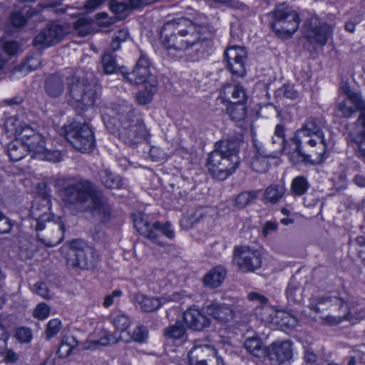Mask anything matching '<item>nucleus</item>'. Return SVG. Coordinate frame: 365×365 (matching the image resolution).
Masks as SVG:
<instances>
[{
	"instance_id": "12",
	"label": "nucleus",
	"mask_w": 365,
	"mask_h": 365,
	"mask_svg": "<svg viewBox=\"0 0 365 365\" xmlns=\"http://www.w3.org/2000/svg\"><path fill=\"white\" fill-rule=\"evenodd\" d=\"M304 38L311 44L324 46L333 33L332 26L312 16L305 23Z\"/></svg>"
},
{
	"instance_id": "59",
	"label": "nucleus",
	"mask_w": 365,
	"mask_h": 365,
	"mask_svg": "<svg viewBox=\"0 0 365 365\" xmlns=\"http://www.w3.org/2000/svg\"><path fill=\"white\" fill-rule=\"evenodd\" d=\"M34 292L43 299H50L46 285L42 282H36L34 286Z\"/></svg>"
},
{
	"instance_id": "31",
	"label": "nucleus",
	"mask_w": 365,
	"mask_h": 365,
	"mask_svg": "<svg viewBox=\"0 0 365 365\" xmlns=\"http://www.w3.org/2000/svg\"><path fill=\"white\" fill-rule=\"evenodd\" d=\"M8 145V155L11 160L19 161L23 159L29 151L18 136Z\"/></svg>"
},
{
	"instance_id": "41",
	"label": "nucleus",
	"mask_w": 365,
	"mask_h": 365,
	"mask_svg": "<svg viewBox=\"0 0 365 365\" xmlns=\"http://www.w3.org/2000/svg\"><path fill=\"white\" fill-rule=\"evenodd\" d=\"M187 359L190 365H207L203 346H196L190 350Z\"/></svg>"
},
{
	"instance_id": "61",
	"label": "nucleus",
	"mask_w": 365,
	"mask_h": 365,
	"mask_svg": "<svg viewBox=\"0 0 365 365\" xmlns=\"http://www.w3.org/2000/svg\"><path fill=\"white\" fill-rule=\"evenodd\" d=\"M278 225L276 222L267 221L263 226L262 233L264 237H267L271 233L276 232Z\"/></svg>"
},
{
	"instance_id": "47",
	"label": "nucleus",
	"mask_w": 365,
	"mask_h": 365,
	"mask_svg": "<svg viewBox=\"0 0 365 365\" xmlns=\"http://www.w3.org/2000/svg\"><path fill=\"white\" fill-rule=\"evenodd\" d=\"M96 24L102 28H107L109 26L119 21L116 16H109L106 12L98 13L95 16Z\"/></svg>"
},
{
	"instance_id": "60",
	"label": "nucleus",
	"mask_w": 365,
	"mask_h": 365,
	"mask_svg": "<svg viewBox=\"0 0 365 365\" xmlns=\"http://www.w3.org/2000/svg\"><path fill=\"white\" fill-rule=\"evenodd\" d=\"M11 21L14 26L22 27L26 23V19L21 13L14 12L11 16Z\"/></svg>"
},
{
	"instance_id": "34",
	"label": "nucleus",
	"mask_w": 365,
	"mask_h": 365,
	"mask_svg": "<svg viewBox=\"0 0 365 365\" xmlns=\"http://www.w3.org/2000/svg\"><path fill=\"white\" fill-rule=\"evenodd\" d=\"M258 195V190L243 191L235 197L232 206L239 210L243 209L255 201Z\"/></svg>"
},
{
	"instance_id": "43",
	"label": "nucleus",
	"mask_w": 365,
	"mask_h": 365,
	"mask_svg": "<svg viewBox=\"0 0 365 365\" xmlns=\"http://www.w3.org/2000/svg\"><path fill=\"white\" fill-rule=\"evenodd\" d=\"M203 350L207 358V365H225L223 359L218 355L217 350L210 346H203Z\"/></svg>"
},
{
	"instance_id": "6",
	"label": "nucleus",
	"mask_w": 365,
	"mask_h": 365,
	"mask_svg": "<svg viewBox=\"0 0 365 365\" xmlns=\"http://www.w3.org/2000/svg\"><path fill=\"white\" fill-rule=\"evenodd\" d=\"M271 14L274 21L270 23V26L275 35L282 39L292 38L299 28V14L286 3L276 6Z\"/></svg>"
},
{
	"instance_id": "20",
	"label": "nucleus",
	"mask_w": 365,
	"mask_h": 365,
	"mask_svg": "<svg viewBox=\"0 0 365 365\" xmlns=\"http://www.w3.org/2000/svg\"><path fill=\"white\" fill-rule=\"evenodd\" d=\"M133 225L136 230L143 237L150 240L153 243L163 246L160 240V236L155 233L153 223L148 220V216L142 212H137L132 215Z\"/></svg>"
},
{
	"instance_id": "22",
	"label": "nucleus",
	"mask_w": 365,
	"mask_h": 365,
	"mask_svg": "<svg viewBox=\"0 0 365 365\" xmlns=\"http://www.w3.org/2000/svg\"><path fill=\"white\" fill-rule=\"evenodd\" d=\"M183 320L190 329L195 331H202L211 324L210 319L200 310L195 308H190L184 312Z\"/></svg>"
},
{
	"instance_id": "8",
	"label": "nucleus",
	"mask_w": 365,
	"mask_h": 365,
	"mask_svg": "<svg viewBox=\"0 0 365 365\" xmlns=\"http://www.w3.org/2000/svg\"><path fill=\"white\" fill-rule=\"evenodd\" d=\"M117 217V212L101 190L93 188V224L99 230Z\"/></svg>"
},
{
	"instance_id": "42",
	"label": "nucleus",
	"mask_w": 365,
	"mask_h": 365,
	"mask_svg": "<svg viewBox=\"0 0 365 365\" xmlns=\"http://www.w3.org/2000/svg\"><path fill=\"white\" fill-rule=\"evenodd\" d=\"M51 229L54 230V235L51 240L46 245L49 247H54L60 243L63 239L64 226L60 217H57L56 220L52 223Z\"/></svg>"
},
{
	"instance_id": "37",
	"label": "nucleus",
	"mask_w": 365,
	"mask_h": 365,
	"mask_svg": "<svg viewBox=\"0 0 365 365\" xmlns=\"http://www.w3.org/2000/svg\"><path fill=\"white\" fill-rule=\"evenodd\" d=\"M136 300L140 304V309L145 312H151L158 309L161 304L158 299L145 295H138Z\"/></svg>"
},
{
	"instance_id": "63",
	"label": "nucleus",
	"mask_w": 365,
	"mask_h": 365,
	"mask_svg": "<svg viewBox=\"0 0 365 365\" xmlns=\"http://www.w3.org/2000/svg\"><path fill=\"white\" fill-rule=\"evenodd\" d=\"M356 242L359 247L358 255L363 261L365 262V237L363 236L357 237Z\"/></svg>"
},
{
	"instance_id": "46",
	"label": "nucleus",
	"mask_w": 365,
	"mask_h": 365,
	"mask_svg": "<svg viewBox=\"0 0 365 365\" xmlns=\"http://www.w3.org/2000/svg\"><path fill=\"white\" fill-rule=\"evenodd\" d=\"M109 7L111 11L116 14L115 16L119 18V21L126 17L128 6L125 2L112 0L109 2Z\"/></svg>"
},
{
	"instance_id": "17",
	"label": "nucleus",
	"mask_w": 365,
	"mask_h": 365,
	"mask_svg": "<svg viewBox=\"0 0 365 365\" xmlns=\"http://www.w3.org/2000/svg\"><path fill=\"white\" fill-rule=\"evenodd\" d=\"M88 248L87 243L80 239L72 240L68 246L63 247L62 251L66 250L65 258L68 265L71 267L88 269V263L85 251Z\"/></svg>"
},
{
	"instance_id": "28",
	"label": "nucleus",
	"mask_w": 365,
	"mask_h": 365,
	"mask_svg": "<svg viewBox=\"0 0 365 365\" xmlns=\"http://www.w3.org/2000/svg\"><path fill=\"white\" fill-rule=\"evenodd\" d=\"M286 190L282 184H271L264 190L262 201L265 205H276L283 197Z\"/></svg>"
},
{
	"instance_id": "13",
	"label": "nucleus",
	"mask_w": 365,
	"mask_h": 365,
	"mask_svg": "<svg viewBox=\"0 0 365 365\" xmlns=\"http://www.w3.org/2000/svg\"><path fill=\"white\" fill-rule=\"evenodd\" d=\"M150 60L147 53L140 50V55L131 72L121 66L120 73L124 79L133 85H139L147 81L150 76Z\"/></svg>"
},
{
	"instance_id": "16",
	"label": "nucleus",
	"mask_w": 365,
	"mask_h": 365,
	"mask_svg": "<svg viewBox=\"0 0 365 365\" xmlns=\"http://www.w3.org/2000/svg\"><path fill=\"white\" fill-rule=\"evenodd\" d=\"M91 185L88 181L80 180L75 185H71L61 191L63 202L71 206L79 207L91 197Z\"/></svg>"
},
{
	"instance_id": "30",
	"label": "nucleus",
	"mask_w": 365,
	"mask_h": 365,
	"mask_svg": "<svg viewBox=\"0 0 365 365\" xmlns=\"http://www.w3.org/2000/svg\"><path fill=\"white\" fill-rule=\"evenodd\" d=\"M91 7V0H88L85 4L86 14H83L74 24V29L80 36H88L91 31V19L89 16Z\"/></svg>"
},
{
	"instance_id": "48",
	"label": "nucleus",
	"mask_w": 365,
	"mask_h": 365,
	"mask_svg": "<svg viewBox=\"0 0 365 365\" xmlns=\"http://www.w3.org/2000/svg\"><path fill=\"white\" fill-rule=\"evenodd\" d=\"M156 91L157 88L155 86L150 85L149 89L146 86L145 90L137 93L136 99L138 102L141 105L149 103L152 101L153 96Z\"/></svg>"
},
{
	"instance_id": "32",
	"label": "nucleus",
	"mask_w": 365,
	"mask_h": 365,
	"mask_svg": "<svg viewBox=\"0 0 365 365\" xmlns=\"http://www.w3.org/2000/svg\"><path fill=\"white\" fill-rule=\"evenodd\" d=\"M245 348L248 352L257 358L267 356V347L264 346L262 341L256 337L249 338L245 340Z\"/></svg>"
},
{
	"instance_id": "27",
	"label": "nucleus",
	"mask_w": 365,
	"mask_h": 365,
	"mask_svg": "<svg viewBox=\"0 0 365 365\" xmlns=\"http://www.w3.org/2000/svg\"><path fill=\"white\" fill-rule=\"evenodd\" d=\"M285 125L282 122L277 123L274 128V135L269 145L272 150L271 156H279L284 153L285 143Z\"/></svg>"
},
{
	"instance_id": "64",
	"label": "nucleus",
	"mask_w": 365,
	"mask_h": 365,
	"mask_svg": "<svg viewBox=\"0 0 365 365\" xmlns=\"http://www.w3.org/2000/svg\"><path fill=\"white\" fill-rule=\"evenodd\" d=\"M247 298L250 301H255L261 304H266L268 302L267 297H266L264 295L255 292H250L248 294Z\"/></svg>"
},
{
	"instance_id": "39",
	"label": "nucleus",
	"mask_w": 365,
	"mask_h": 365,
	"mask_svg": "<svg viewBox=\"0 0 365 365\" xmlns=\"http://www.w3.org/2000/svg\"><path fill=\"white\" fill-rule=\"evenodd\" d=\"M339 299L332 296L314 297L311 299L309 307L316 313L321 312L320 305L337 304Z\"/></svg>"
},
{
	"instance_id": "53",
	"label": "nucleus",
	"mask_w": 365,
	"mask_h": 365,
	"mask_svg": "<svg viewBox=\"0 0 365 365\" xmlns=\"http://www.w3.org/2000/svg\"><path fill=\"white\" fill-rule=\"evenodd\" d=\"M148 336V331L145 326L138 325L133 331L131 338L133 341L138 343H143Z\"/></svg>"
},
{
	"instance_id": "52",
	"label": "nucleus",
	"mask_w": 365,
	"mask_h": 365,
	"mask_svg": "<svg viewBox=\"0 0 365 365\" xmlns=\"http://www.w3.org/2000/svg\"><path fill=\"white\" fill-rule=\"evenodd\" d=\"M61 327V322L58 319H51L46 326V338L50 339L56 336L60 331Z\"/></svg>"
},
{
	"instance_id": "58",
	"label": "nucleus",
	"mask_w": 365,
	"mask_h": 365,
	"mask_svg": "<svg viewBox=\"0 0 365 365\" xmlns=\"http://www.w3.org/2000/svg\"><path fill=\"white\" fill-rule=\"evenodd\" d=\"M123 294V292L120 289H115L112 292L111 294L106 295L104 297V300L103 302V306L106 308H108L113 305L116 299H119Z\"/></svg>"
},
{
	"instance_id": "19",
	"label": "nucleus",
	"mask_w": 365,
	"mask_h": 365,
	"mask_svg": "<svg viewBox=\"0 0 365 365\" xmlns=\"http://www.w3.org/2000/svg\"><path fill=\"white\" fill-rule=\"evenodd\" d=\"M267 356L279 364L289 362L293 356L292 343L289 340L273 342L267 346Z\"/></svg>"
},
{
	"instance_id": "38",
	"label": "nucleus",
	"mask_w": 365,
	"mask_h": 365,
	"mask_svg": "<svg viewBox=\"0 0 365 365\" xmlns=\"http://www.w3.org/2000/svg\"><path fill=\"white\" fill-rule=\"evenodd\" d=\"M302 288L299 283L294 279H291L287 290V299L293 302H299L302 299Z\"/></svg>"
},
{
	"instance_id": "18",
	"label": "nucleus",
	"mask_w": 365,
	"mask_h": 365,
	"mask_svg": "<svg viewBox=\"0 0 365 365\" xmlns=\"http://www.w3.org/2000/svg\"><path fill=\"white\" fill-rule=\"evenodd\" d=\"M69 94L76 106L81 109L89 106L91 103V87L75 77L68 79Z\"/></svg>"
},
{
	"instance_id": "9",
	"label": "nucleus",
	"mask_w": 365,
	"mask_h": 365,
	"mask_svg": "<svg viewBox=\"0 0 365 365\" xmlns=\"http://www.w3.org/2000/svg\"><path fill=\"white\" fill-rule=\"evenodd\" d=\"M50 190L45 183L38 186V195L33 202L31 216L36 222V230H43L45 228L44 222L49 221L51 217L50 212Z\"/></svg>"
},
{
	"instance_id": "56",
	"label": "nucleus",
	"mask_w": 365,
	"mask_h": 365,
	"mask_svg": "<svg viewBox=\"0 0 365 365\" xmlns=\"http://www.w3.org/2000/svg\"><path fill=\"white\" fill-rule=\"evenodd\" d=\"M118 341V338H116L113 334H105L99 339L93 340V349L96 348L98 345L108 346L110 344H114L117 343Z\"/></svg>"
},
{
	"instance_id": "29",
	"label": "nucleus",
	"mask_w": 365,
	"mask_h": 365,
	"mask_svg": "<svg viewBox=\"0 0 365 365\" xmlns=\"http://www.w3.org/2000/svg\"><path fill=\"white\" fill-rule=\"evenodd\" d=\"M227 274L226 269L221 266L212 268L203 277V284L205 287L214 289L220 287Z\"/></svg>"
},
{
	"instance_id": "14",
	"label": "nucleus",
	"mask_w": 365,
	"mask_h": 365,
	"mask_svg": "<svg viewBox=\"0 0 365 365\" xmlns=\"http://www.w3.org/2000/svg\"><path fill=\"white\" fill-rule=\"evenodd\" d=\"M300 133L295 131L293 137L285 140L284 152L289 155L290 161L294 165L301 163L314 164L311 157L316 158V155H313V149L307 153L304 149V147L302 146V143H306V140L300 135Z\"/></svg>"
},
{
	"instance_id": "57",
	"label": "nucleus",
	"mask_w": 365,
	"mask_h": 365,
	"mask_svg": "<svg viewBox=\"0 0 365 365\" xmlns=\"http://www.w3.org/2000/svg\"><path fill=\"white\" fill-rule=\"evenodd\" d=\"M15 337L21 343H28L31 339V332L30 329L27 328L20 327L16 329Z\"/></svg>"
},
{
	"instance_id": "23",
	"label": "nucleus",
	"mask_w": 365,
	"mask_h": 365,
	"mask_svg": "<svg viewBox=\"0 0 365 365\" xmlns=\"http://www.w3.org/2000/svg\"><path fill=\"white\" fill-rule=\"evenodd\" d=\"M220 96L230 103H245L247 98L245 88L240 83L225 85Z\"/></svg>"
},
{
	"instance_id": "11",
	"label": "nucleus",
	"mask_w": 365,
	"mask_h": 365,
	"mask_svg": "<svg viewBox=\"0 0 365 365\" xmlns=\"http://www.w3.org/2000/svg\"><path fill=\"white\" fill-rule=\"evenodd\" d=\"M66 138L76 150L86 153L91 148V130L86 123L74 122L66 126Z\"/></svg>"
},
{
	"instance_id": "54",
	"label": "nucleus",
	"mask_w": 365,
	"mask_h": 365,
	"mask_svg": "<svg viewBox=\"0 0 365 365\" xmlns=\"http://www.w3.org/2000/svg\"><path fill=\"white\" fill-rule=\"evenodd\" d=\"M46 88L48 94L53 97H58L63 92V86L60 81H48L46 83Z\"/></svg>"
},
{
	"instance_id": "1",
	"label": "nucleus",
	"mask_w": 365,
	"mask_h": 365,
	"mask_svg": "<svg viewBox=\"0 0 365 365\" xmlns=\"http://www.w3.org/2000/svg\"><path fill=\"white\" fill-rule=\"evenodd\" d=\"M215 30L207 24H197L187 18H180L166 22L161 31L162 43L169 55L181 52L212 38Z\"/></svg>"
},
{
	"instance_id": "5",
	"label": "nucleus",
	"mask_w": 365,
	"mask_h": 365,
	"mask_svg": "<svg viewBox=\"0 0 365 365\" xmlns=\"http://www.w3.org/2000/svg\"><path fill=\"white\" fill-rule=\"evenodd\" d=\"M240 142L236 138L222 139L217 142L209 154L207 166L210 173L218 180H224L238 168Z\"/></svg>"
},
{
	"instance_id": "51",
	"label": "nucleus",
	"mask_w": 365,
	"mask_h": 365,
	"mask_svg": "<svg viewBox=\"0 0 365 365\" xmlns=\"http://www.w3.org/2000/svg\"><path fill=\"white\" fill-rule=\"evenodd\" d=\"M51 312V307L44 302H41L36 305L33 311V317L38 320L47 319Z\"/></svg>"
},
{
	"instance_id": "40",
	"label": "nucleus",
	"mask_w": 365,
	"mask_h": 365,
	"mask_svg": "<svg viewBox=\"0 0 365 365\" xmlns=\"http://www.w3.org/2000/svg\"><path fill=\"white\" fill-rule=\"evenodd\" d=\"M227 113L233 120H244L247 115L245 103H230L227 108Z\"/></svg>"
},
{
	"instance_id": "44",
	"label": "nucleus",
	"mask_w": 365,
	"mask_h": 365,
	"mask_svg": "<svg viewBox=\"0 0 365 365\" xmlns=\"http://www.w3.org/2000/svg\"><path fill=\"white\" fill-rule=\"evenodd\" d=\"M111 322L116 329L122 332L126 330L130 324V318L125 313H118L113 315Z\"/></svg>"
},
{
	"instance_id": "62",
	"label": "nucleus",
	"mask_w": 365,
	"mask_h": 365,
	"mask_svg": "<svg viewBox=\"0 0 365 365\" xmlns=\"http://www.w3.org/2000/svg\"><path fill=\"white\" fill-rule=\"evenodd\" d=\"M344 319H348L347 316L344 317H334L331 315L327 316L323 319L324 324L334 326L341 323Z\"/></svg>"
},
{
	"instance_id": "3",
	"label": "nucleus",
	"mask_w": 365,
	"mask_h": 365,
	"mask_svg": "<svg viewBox=\"0 0 365 365\" xmlns=\"http://www.w3.org/2000/svg\"><path fill=\"white\" fill-rule=\"evenodd\" d=\"M114 116L104 119L107 130L118 133L119 139L129 146L135 147L148 135L143 122L135 115L131 105L121 104L116 107Z\"/></svg>"
},
{
	"instance_id": "26",
	"label": "nucleus",
	"mask_w": 365,
	"mask_h": 365,
	"mask_svg": "<svg viewBox=\"0 0 365 365\" xmlns=\"http://www.w3.org/2000/svg\"><path fill=\"white\" fill-rule=\"evenodd\" d=\"M97 179L107 189H125L126 185L119 175L113 173L109 169L103 168L98 172Z\"/></svg>"
},
{
	"instance_id": "33",
	"label": "nucleus",
	"mask_w": 365,
	"mask_h": 365,
	"mask_svg": "<svg viewBox=\"0 0 365 365\" xmlns=\"http://www.w3.org/2000/svg\"><path fill=\"white\" fill-rule=\"evenodd\" d=\"M115 56L106 52L101 56V69L103 74L110 75L117 72L120 73L121 66H118L116 63ZM100 70V68H98Z\"/></svg>"
},
{
	"instance_id": "55",
	"label": "nucleus",
	"mask_w": 365,
	"mask_h": 365,
	"mask_svg": "<svg viewBox=\"0 0 365 365\" xmlns=\"http://www.w3.org/2000/svg\"><path fill=\"white\" fill-rule=\"evenodd\" d=\"M242 34V26L239 21H235L230 24V36L232 41H240Z\"/></svg>"
},
{
	"instance_id": "50",
	"label": "nucleus",
	"mask_w": 365,
	"mask_h": 365,
	"mask_svg": "<svg viewBox=\"0 0 365 365\" xmlns=\"http://www.w3.org/2000/svg\"><path fill=\"white\" fill-rule=\"evenodd\" d=\"M252 169L256 173H266L269 168L267 160L260 158L259 155H255L251 161Z\"/></svg>"
},
{
	"instance_id": "21",
	"label": "nucleus",
	"mask_w": 365,
	"mask_h": 365,
	"mask_svg": "<svg viewBox=\"0 0 365 365\" xmlns=\"http://www.w3.org/2000/svg\"><path fill=\"white\" fill-rule=\"evenodd\" d=\"M64 35L62 26L53 24L43 29L34 38V44L41 48H48L59 41Z\"/></svg>"
},
{
	"instance_id": "35",
	"label": "nucleus",
	"mask_w": 365,
	"mask_h": 365,
	"mask_svg": "<svg viewBox=\"0 0 365 365\" xmlns=\"http://www.w3.org/2000/svg\"><path fill=\"white\" fill-rule=\"evenodd\" d=\"M78 345L76 338L72 336H65L62 338L60 346L57 350V355L65 359L68 356L73 349Z\"/></svg>"
},
{
	"instance_id": "2",
	"label": "nucleus",
	"mask_w": 365,
	"mask_h": 365,
	"mask_svg": "<svg viewBox=\"0 0 365 365\" xmlns=\"http://www.w3.org/2000/svg\"><path fill=\"white\" fill-rule=\"evenodd\" d=\"M340 91L346 97L337 102L336 110L346 118H351L355 112H359L357 120L351 125L349 135L357 145L356 157L365 163V100L361 93L352 90L346 82L341 84Z\"/></svg>"
},
{
	"instance_id": "7",
	"label": "nucleus",
	"mask_w": 365,
	"mask_h": 365,
	"mask_svg": "<svg viewBox=\"0 0 365 365\" xmlns=\"http://www.w3.org/2000/svg\"><path fill=\"white\" fill-rule=\"evenodd\" d=\"M322 123L317 118H307L302 127L297 132L306 140L307 145L313 148V155H316V160H322L327 149V145L322 131Z\"/></svg>"
},
{
	"instance_id": "4",
	"label": "nucleus",
	"mask_w": 365,
	"mask_h": 365,
	"mask_svg": "<svg viewBox=\"0 0 365 365\" xmlns=\"http://www.w3.org/2000/svg\"><path fill=\"white\" fill-rule=\"evenodd\" d=\"M5 128L9 136L20 138L33 158L53 163L61 160L60 152L47 149L43 136L23 123L16 116L8 118L5 122Z\"/></svg>"
},
{
	"instance_id": "45",
	"label": "nucleus",
	"mask_w": 365,
	"mask_h": 365,
	"mask_svg": "<svg viewBox=\"0 0 365 365\" xmlns=\"http://www.w3.org/2000/svg\"><path fill=\"white\" fill-rule=\"evenodd\" d=\"M275 93L277 98H285L291 100L297 99L299 96L298 91L294 89L293 86L289 84L283 85L276 91Z\"/></svg>"
},
{
	"instance_id": "10",
	"label": "nucleus",
	"mask_w": 365,
	"mask_h": 365,
	"mask_svg": "<svg viewBox=\"0 0 365 365\" xmlns=\"http://www.w3.org/2000/svg\"><path fill=\"white\" fill-rule=\"evenodd\" d=\"M232 262L242 272H253L262 267V257L258 250L240 246L235 247Z\"/></svg>"
},
{
	"instance_id": "49",
	"label": "nucleus",
	"mask_w": 365,
	"mask_h": 365,
	"mask_svg": "<svg viewBox=\"0 0 365 365\" xmlns=\"http://www.w3.org/2000/svg\"><path fill=\"white\" fill-rule=\"evenodd\" d=\"M155 233L160 235L158 233H162L165 236H166L169 239H173L175 236L174 230L171 228V225L170 222H167L165 224H162L160 222H153Z\"/></svg>"
},
{
	"instance_id": "15",
	"label": "nucleus",
	"mask_w": 365,
	"mask_h": 365,
	"mask_svg": "<svg viewBox=\"0 0 365 365\" xmlns=\"http://www.w3.org/2000/svg\"><path fill=\"white\" fill-rule=\"evenodd\" d=\"M224 57L226 67L232 75L241 78L245 76L247 52L244 46L237 45L228 46L224 53Z\"/></svg>"
},
{
	"instance_id": "24",
	"label": "nucleus",
	"mask_w": 365,
	"mask_h": 365,
	"mask_svg": "<svg viewBox=\"0 0 365 365\" xmlns=\"http://www.w3.org/2000/svg\"><path fill=\"white\" fill-rule=\"evenodd\" d=\"M206 313L222 324L230 322L234 316L233 310L227 304L212 303L206 307Z\"/></svg>"
},
{
	"instance_id": "25",
	"label": "nucleus",
	"mask_w": 365,
	"mask_h": 365,
	"mask_svg": "<svg viewBox=\"0 0 365 365\" xmlns=\"http://www.w3.org/2000/svg\"><path fill=\"white\" fill-rule=\"evenodd\" d=\"M163 335L167 341L181 345L187 340L185 326L182 322L177 321L174 324L164 329Z\"/></svg>"
},
{
	"instance_id": "36",
	"label": "nucleus",
	"mask_w": 365,
	"mask_h": 365,
	"mask_svg": "<svg viewBox=\"0 0 365 365\" xmlns=\"http://www.w3.org/2000/svg\"><path fill=\"white\" fill-rule=\"evenodd\" d=\"M309 186L310 185L307 178L299 175L292 180L290 191L294 196H302L307 192Z\"/></svg>"
}]
</instances>
